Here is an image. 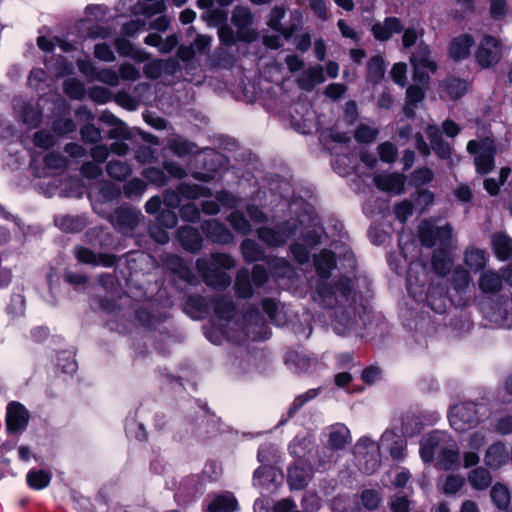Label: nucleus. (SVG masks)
I'll list each match as a JSON object with an SVG mask.
<instances>
[{"mask_svg":"<svg viewBox=\"0 0 512 512\" xmlns=\"http://www.w3.org/2000/svg\"><path fill=\"white\" fill-rule=\"evenodd\" d=\"M448 439L445 434L434 432L425 437L421 442L420 454L424 462H430L436 458L437 466L444 470L453 469L459 460L455 445L448 447Z\"/></svg>","mask_w":512,"mask_h":512,"instance_id":"1","label":"nucleus"},{"mask_svg":"<svg viewBox=\"0 0 512 512\" xmlns=\"http://www.w3.org/2000/svg\"><path fill=\"white\" fill-rule=\"evenodd\" d=\"M212 262H208L205 259H199L196 262V268L201 274L204 282L213 288L224 289L230 285V276L217 268V265L223 269H231L235 266V260L228 254L225 253H214L211 255Z\"/></svg>","mask_w":512,"mask_h":512,"instance_id":"2","label":"nucleus"},{"mask_svg":"<svg viewBox=\"0 0 512 512\" xmlns=\"http://www.w3.org/2000/svg\"><path fill=\"white\" fill-rule=\"evenodd\" d=\"M268 281V273L264 266L255 265L251 271L241 268L237 271L234 291L239 298L249 299L254 294V288L262 287Z\"/></svg>","mask_w":512,"mask_h":512,"instance_id":"3","label":"nucleus"},{"mask_svg":"<svg viewBox=\"0 0 512 512\" xmlns=\"http://www.w3.org/2000/svg\"><path fill=\"white\" fill-rule=\"evenodd\" d=\"M418 237L422 245L432 247L439 243L444 249L451 246L452 227L447 224L442 227H435L429 220H423L418 226Z\"/></svg>","mask_w":512,"mask_h":512,"instance_id":"4","label":"nucleus"},{"mask_svg":"<svg viewBox=\"0 0 512 512\" xmlns=\"http://www.w3.org/2000/svg\"><path fill=\"white\" fill-rule=\"evenodd\" d=\"M478 409L473 402H463L453 406L449 413L451 427L458 432H465L478 423Z\"/></svg>","mask_w":512,"mask_h":512,"instance_id":"5","label":"nucleus"},{"mask_svg":"<svg viewBox=\"0 0 512 512\" xmlns=\"http://www.w3.org/2000/svg\"><path fill=\"white\" fill-rule=\"evenodd\" d=\"M414 68L413 79L421 84H427L429 75L436 71V63L430 59V51L427 46L420 45L411 57Z\"/></svg>","mask_w":512,"mask_h":512,"instance_id":"6","label":"nucleus"},{"mask_svg":"<svg viewBox=\"0 0 512 512\" xmlns=\"http://www.w3.org/2000/svg\"><path fill=\"white\" fill-rule=\"evenodd\" d=\"M502 57V45L500 41L493 36H485L475 53L477 63L488 68L497 64Z\"/></svg>","mask_w":512,"mask_h":512,"instance_id":"7","label":"nucleus"},{"mask_svg":"<svg viewBox=\"0 0 512 512\" xmlns=\"http://www.w3.org/2000/svg\"><path fill=\"white\" fill-rule=\"evenodd\" d=\"M252 14L248 8L236 7L232 14V23L238 29L236 38L239 41L252 42L257 38V33L248 29L252 23Z\"/></svg>","mask_w":512,"mask_h":512,"instance_id":"8","label":"nucleus"},{"mask_svg":"<svg viewBox=\"0 0 512 512\" xmlns=\"http://www.w3.org/2000/svg\"><path fill=\"white\" fill-rule=\"evenodd\" d=\"M28 410L17 401H12L7 405L6 427L8 432L15 433L24 430L29 422Z\"/></svg>","mask_w":512,"mask_h":512,"instance_id":"9","label":"nucleus"},{"mask_svg":"<svg viewBox=\"0 0 512 512\" xmlns=\"http://www.w3.org/2000/svg\"><path fill=\"white\" fill-rule=\"evenodd\" d=\"M189 199H197L199 197L207 196L208 190L202 186L193 184H181L178 187V192L167 191L164 195V202L167 206L175 208L179 205V195Z\"/></svg>","mask_w":512,"mask_h":512,"instance_id":"10","label":"nucleus"},{"mask_svg":"<svg viewBox=\"0 0 512 512\" xmlns=\"http://www.w3.org/2000/svg\"><path fill=\"white\" fill-rule=\"evenodd\" d=\"M405 180V176L400 173H382L374 177V183L379 190L396 195L404 192Z\"/></svg>","mask_w":512,"mask_h":512,"instance_id":"11","label":"nucleus"},{"mask_svg":"<svg viewBox=\"0 0 512 512\" xmlns=\"http://www.w3.org/2000/svg\"><path fill=\"white\" fill-rule=\"evenodd\" d=\"M403 29L401 21L396 17H388L383 23L372 26V34L379 41L388 40L394 33H400Z\"/></svg>","mask_w":512,"mask_h":512,"instance_id":"12","label":"nucleus"},{"mask_svg":"<svg viewBox=\"0 0 512 512\" xmlns=\"http://www.w3.org/2000/svg\"><path fill=\"white\" fill-rule=\"evenodd\" d=\"M202 230L213 242L226 244L232 240L230 231L217 220L205 221Z\"/></svg>","mask_w":512,"mask_h":512,"instance_id":"13","label":"nucleus"},{"mask_svg":"<svg viewBox=\"0 0 512 512\" xmlns=\"http://www.w3.org/2000/svg\"><path fill=\"white\" fill-rule=\"evenodd\" d=\"M474 43L471 35L463 34L451 40L449 55L454 60H462L470 55V49Z\"/></svg>","mask_w":512,"mask_h":512,"instance_id":"14","label":"nucleus"},{"mask_svg":"<svg viewBox=\"0 0 512 512\" xmlns=\"http://www.w3.org/2000/svg\"><path fill=\"white\" fill-rule=\"evenodd\" d=\"M237 510V499L230 492L215 495L207 506L208 512H235Z\"/></svg>","mask_w":512,"mask_h":512,"instance_id":"15","label":"nucleus"},{"mask_svg":"<svg viewBox=\"0 0 512 512\" xmlns=\"http://www.w3.org/2000/svg\"><path fill=\"white\" fill-rule=\"evenodd\" d=\"M178 238L187 251L197 252L202 247V237L198 230L192 227H182L178 230Z\"/></svg>","mask_w":512,"mask_h":512,"instance_id":"16","label":"nucleus"},{"mask_svg":"<svg viewBox=\"0 0 512 512\" xmlns=\"http://www.w3.org/2000/svg\"><path fill=\"white\" fill-rule=\"evenodd\" d=\"M485 464L491 469H498L508 461V452L501 443L491 445L484 458Z\"/></svg>","mask_w":512,"mask_h":512,"instance_id":"17","label":"nucleus"},{"mask_svg":"<svg viewBox=\"0 0 512 512\" xmlns=\"http://www.w3.org/2000/svg\"><path fill=\"white\" fill-rule=\"evenodd\" d=\"M324 72L321 66L307 68L298 79L299 87L304 90H311L316 85L324 82Z\"/></svg>","mask_w":512,"mask_h":512,"instance_id":"18","label":"nucleus"},{"mask_svg":"<svg viewBox=\"0 0 512 512\" xmlns=\"http://www.w3.org/2000/svg\"><path fill=\"white\" fill-rule=\"evenodd\" d=\"M427 135L434 152L442 159L449 158L451 155V148L448 144L443 142L441 132L438 127L429 125L427 127Z\"/></svg>","mask_w":512,"mask_h":512,"instance_id":"19","label":"nucleus"},{"mask_svg":"<svg viewBox=\"0 0 512 512\" xmlns=\"http://www.w3.org/2000/svg\"><path fill=\"white\" fill-rule=\"evenodd\" d=\"M76 257L82 263L92 264L95 266L102 265L105 267H110L115 262V258L111 255L97 256L91 250L82 247L76 250Z\"/></svg>","mask_w":512,"mask_h":512,"instance_id":"20","label":"nucleus"},{"mask_svg":"<svg viewBox=\"0 0 512 512\" xmlns=\"http://www.w3.org/2000/svg\"><path fill=\"white\" fill-rule=\"evenodd\" d=\"M350 440L348 428L342 424H336L329 428L328 445L333 449H343Z\"/></svg>","mask_w":512,"mask_h":512,"instance_id":"21","label":"nucleus"},{"mask_svg":"<svg viewBox=\"0 0 512 512\" xmlns=\"http://www.w3.org/2000/svg\"><path fill=\"white\" fill-rule=\"evenodd\" d=\"M492 249L495 256L502 261L512 255V240L503 234H495L492 237Z\"/></svg>","mask_w":512,"mask_h":512,"instance_id":"22","label":"nucleus"},{"mask_svg":"<svg viewBox=\"0 0 512 512\" xmlns=\"http://www.w3.org/2000/svg\"><path fill=\"white\" fill-rule=\"evenodd\" d=\"M479 288L483 293L495 294L502 288V278L497 272L488 270L480 276Z\"/></svg>","mask_w":512,"mask_h":512,"instance_id":"23","label":"nucleus"},{"mask_svg":"<svg viewBox=\"0 0 512 512\" xmlns=\"http://www.w3.org/2000/svg\"><path fill=\"white\" fill-rule=\"evenodd\" d=\"M315 267L321 277L327 278L336 265L335 255L331 251L323 250L314 259Z\"/></svg>","mask_w":512,"mask_h":512,"instance_id":"24","label":"nucleus"},{"mask_svg":"<svg viewBox=\"0 0 512 512\" xmlns=\"http://www.w3.org/2000/svg\"><path fill=\"white\" fill-rule=\"evenodd\" d=\"M27 485L33 490H42L49 486L51 474L42 469H32L26 475Z\"/></svg>","mask_w":512,"mask_h":512,"instance_id":"25","label":"nucleus"},{"mask_svg":"<svg viewBox=\"0 0 512 512\" xmlns=\"http://www.w3.org/2000/svg\"><path fill=\"white\" fill-rule=\"evenodd\" d=\"M468 481L476 490H485L492 482L491 474L483 467L472 470L468 475Z\"/></svg>","mask_w":512,"mask_h":512,"instance_id":"26","label":"nucleus"},{"mask_svg":"<svg viewBox=\"0 0 512 512\" xmlns=\"http://www.w3.org/2000/svg\"><path fill=\"white\" fill-rule=\"evenodd\" d=\"M465 263L473 271L482 270L487 263L486 253L482 249L468 248L465 251Z\"/></svg>","mask_w":512,"mask_h":512,"instance_id":"27","label":"nucleus"},{"mask_svg":"<svg viewBox=\"0 0 512 512\" xmlns=\"http://www.w3.org/2000/svg\"><path fill=\"white\" fill-rule=\"evenodd\" d=\"M241 253L244 260L248 263L264 259L263 249L251 239H245L242 242Z\"/></svg>","mask_w":512,"mask_h":512,"instance_id":"28","label":"nucleus"},{"mask_svg":"<svg viewBox=\"0 0 512 512\" xmlns=\"http://www.w3.org/2000/svg\"><path fill=\"white\" fill-rule=\"evenodd\" d=\"M115 47L121 56H131L138 62L146 61L149 58V55L145 51L138 50L134 52L130 41L124 38H117L115 40Z\"/></svg>","mask_w":512,"mask_h":512,"instance_id":"29","label":"nucleus"},{"mask_svg":"<svg viewBox=\"0 0 512 512\" xmlns=\"http://www.w3.org/2000/svg\"><path fill=\"white\" fill-rule=\"evenodd\" d=\"M424 98V91L421 87L417 85H411L408 87L406 92V105L404 107V112L408 117H412L414 115V109L419 102H421Z\"/></svg>","mask_w":512,"mask_h":512,"instance_id":"30","label":"nucleus"},{"mask_svg":"<svg viewBox=\"0 0 512 512\" xmlns=\"http://www.w3.org/2000/svg\"><path fill=\"white\" fill-rule=\"evenodd\" d=\"M258 237L265 244L277 247L286 242L288 235L282 231H275L269 228H261L258 230Z\"/></svg>","mask_w":512,"mask_h":512,"instance_id":"31","label":"nucleus"},{"mask_svg":"<svg viewBox=\"0 0 512 512\" xmlns=\"http://www.w3.org/2000/svg\"><path fill=\"white\" fill-rule=\"evenodd\" d=\"M107 174L118 181H124L131 174V167L123 161L112 160L106 166Z\"/></svg>","mask_w":512,"mask_h":512,"instance_id":"32","label":"nucleus"},{"mask_svg":"<svg viewBox=\"0 0 512 512\" xmlns=\"http://www.w3.org/2000/svg\"><path fill=\"white\" fill-rule=\"evenodd\" d=\"M490 495L492 501L500 510H504L508 507L510 503V492L506 486L496 483L492 487Z\"/></svg>","mask_w":512,"mask_h":512,"instance_id":"33","label":"nucleus"},{"mask_svg":"<svg viewBox=\"0 0 512 512\" xmlns=\"http://www.w3.org/2000/svg\"><path fill=\"white\" fill-rule=\"evenodd\" d=\"M214 312L221 319H231L235 312V305L230 298L218 297L214 300Z\"/></svg>","mask_w":512,"mask_h":512,"instance_id":"34","label":"nucleus"},{"mask_svg":"<svg viewBox=\"0 0 512 512\" xmlns=\"http://www.w3.org/2000/svg\"><path fill=\"white\" fill-rule=\"evenodd\" d=\"M137 218L138 215L135 212L127 209H120L112 216V222L115 226H119V228H121V225L123 224L129 229H133L137 224Z\"/></svg>","mask_w":512,"mask_h":512,"instance_id":"35","label":"nucleus"},{"mask_svg":"<svg viewBox=\"0 0 512 512\" xmlns=\"http://www.w3.org/2000/svg\"><path fill=\"white\" fill-rule=\"evenodd\" d=\"M385 63L381 56H374L368 62L367 77L372 82L380 81L384 76Z\"/></svg>","mask_w":512,"mask_h":512,"instance_id":"36","label":"nucleus"},{"mask_svg":"<svg viewBox=\"0 0 512 512\" xmlns=\"http://www.w3.org/2000/svg\"><path fill=\"white\" fill-rule=\"evenodd\" d=\"M378 134L379 131L377 128L367 124H360L354 132V137L359 143L370 144L375 141Z\"/></svg>","mask_w":512,"mask_h":512,"instance_id":"37","label":"nucleus"},{"mask_svg":"<svg viewBox=\"0 0 512 512\" xmlns=\"http://www.w3.org/2000/svg\"><path fill=\"white\" fill-rule=\"evenodd\" d=\"M168 148L177 156H185L194 152L195 145L181 137H174L169 140Z\"/></svg>","mask_w":512,"mask_h":512,"instance_id":"38","label":"nucleus"},{"mask_svg":"<svg viewBox=\"0 0 512 512\" xmlns=\"http://www.w3.org/2000/svg\"><path fill=\"white\" fill-rule=\"evenodd\" d=\"M476 169L481 174H486L492 170L494 166V151L488 149L481 152L475 158Z\"/></svg>","mask_w":512,"mask_h":512,"instance_id":"39","label":"nucleus"},{"mask_svg":"<svg viewBox=\"0 0 512 512\" xmlns=\"http://www.w3.org/2000/svg\"><path fill=\"white\" fill-rule=\"evenodd\" d=\"M432 266L437 274L445 275L451 269L452 260L446 255L445 252L440 251L434 254L432 259Z\"/></svg>","mask_w":512,"mask_h":512,"instance_id":"40","label":"nucleus"},{"mask_svg":"<svg viewBox=\"0 0 512 512\" xmlns=\"http://www.w3.org/2000/svg\"><path fill=\"white\" fill-rule=\"evenodd\" d=\"M64 92L73 99H82L85 95L83 83L77 79H68L64 83Z\"/></svg>","mask_w":512,"mask_h":512,"instance_id":"41","label":"nucleus"},{"mask_svg":"<svg viewBox=\"0 0 512 512\" xmlns=\"http://www.w3.org/2000/svg\"><path fill=\"white\" fill-rule=\"evenodd\" d=\"M228 221L230 222L234 230L243 235H246L251 231V226L249 222L240 212H232L228 218Z\"/></svg>","mask_w":512,"mask_h":512,"instance_id":"42","label":"nucleus"},{"mask_svg":"<svg viewBox=\"0 0 512 512\" xmlns=\"http://www.w3.org/2000/svg\"><path fill=\"white\" fill-rule=\"evenodd\" d=\"M446 91L452 99H458L467 91V83L459 79H451L446 83Z\"/></svg>","mask_w":512,"mask_h":512,"instance_id":"43","label":"nucleus"},{"mask_svg":"<svg viewBox=\"0 0 512 512\" xmlns=\"http://www.w3.org/2000/svg\"><path fill=\"white\" fill-rule=\"evenodd\" d=\"M377 151L381 161L385 163H393L396 159L397 149L391 142L381 143L377 147Z\"/></svg>","mask_w":512,"mask_h":512,"instance_id":"44","label":"nucleus"},{"mask_svg":"<svg viewBox=\"0 0 512 512\" xmlns=\"http://www.w3.org/2000/svg\"><path fill=\"white\" fill-rule=\"evenodd\" d=\"M93 79H96L109 86H117L119 84V75L112 69L97 70Z\"/></svg>","mask_w":512,"mask_h":512,"instance_id":"45","label":"nucleus"},{"mask_svg":"<svg viewBox=\"0 0 512 512\" xmlns=\"http://www.w3.org/2000/svg\"><path fill=\"white\" fill-rule=\"evenodd\" d=\"M464 485V478L460 476L450 475L446 478L443 485V493L454 495L461 490Z\"/></svg>","mask_w":512,"mask_h":512,"instance_id":"46","label":"nucleus"},{"mask_svg":"<svg viewBox=\"0 0 512 512\" xmlns=\"http://www.w3.org/2000/svg\"><path fill=\"white\" fill-rule=\"evenodd\" d=\"M146 190V184L144 181L138 178L130 180L124 186V193L128 197L141 196Z\"/></svg>","mask_w":512,"mask_h":512,"instance_id":"47","label":"nucleus"},{"mask_svg":"<svg viewBox=\"0 0 512 512\" xmlns=\"http://www.w3.org/2000/svg\"><path fill=\"white\" fill-rule=\"evenodd\" d=\"M145 177L151 183L157 186H163L167 182V177L161 169L158 168H147L142 172Z\"/></svg>","mask_w":512,"mask_h":512,"instance_id":"48","label":"nucleus"},{"mask_svg":"<svg viewBox=\"0 0 512 512\" xmlns=\"http://www.w3.org/2000/svg\"><path fill=\"white\" fill-rule=\"evenodd\" d=\"M166 10V5L163 0H153L142 6L141 12L146 17H152L157 14H162Z\"/></svg>","mask_w":512,"mask_h":512,"instance_id":"49","label":"nucleus"},{"mask_svg":"<svg viewBox=\"0 0 512 512\" xmlns=\"http://www.w3.org/2000/svg\"><path fill=\"white\" fill-rule=\"evenodd\" d=\"M433 172L427 167L419 168L412 174V181L415 186H422L432 181Z\"/></svg>","mask_w":512,"mask_h":512,"instance_id":"50","label":"nucleus"},{"mask_svg":"<svg viewBox=\"0 0 512 512\" xmlns=\"http://www.w3.org/2000/svg\"><path fill=\"white\" fill-rule=\"evenodd\" d=\"M89 97L92 101L98 104H105L110 101L111 93L104 87L96 86L89 90Z\"/></svg>","mask_w":512,"mask_h":512,"instance_id":"51","label":"nucleus"},{"mask_svg":"<svg viewBox=\"0 0 512 512\" xmlns=\"http://www.w3.org/2000/svg\"><path fill=\"white\" fill-rule=\"evenodd\" d=\"M361 501L368 510H374L380 503V497L376 490H365L362 492Z\"/></svg>","mask_w":512,"mask_h":512,"instance_id":"52","label":"nucleus"},{"mask_svg":"<svg viewBox=\"0 0 512 512\" xmlns=\"http://www.w3.org/2000/svg\"><path fill=\"white\" fill-rule=\"evenodd\" d=\"M82 140L86 143H97L101 140V132L94 125H86L80 131Z\"/></svg>","mask_w":512,"mask_h":512,"instance_id":"53","label":"nucleus"},{"mask_svg":"<svg viewBox=\"0 0 512 512\" xmlns=\"http://www.w3.org/2000/svg\"><path fill=\"white\" fill-rule=\"evenodd\" d=\"M406 72H407V65L405 63H396L391 69V77L393 81L404 87L406 84Z\"/></svg>","mask_w":512,"mask_h":512,"instance_id":"54","label":"nucleus"},{"mask_svg":"<svg viewBox=\"0 0 512 512\" xmlns=\"http://www.w3.org/2000/svg\"><path fill=\"white\" fill-rule=\"evenodd\" d=\"M118 75L119 78L121 77L123 80L136 81L140 77V72L134 65L130 63H124L120 66Z\"/></svg>","mask_w":512,"mask_h":512,"instance_id":"55","label":"nucleus"},{"mask_svg":"<svg viewBox=\"0 0 512 512\" xmlns=\"http://www.w3.org/2000/svg\"><path fill=\"white\" fill-rule=\"evenodd\" d=\"M412 210V202L409 200H404L395 206L394 213L398 220L405 222L407 218L412 214Z\"/></svg>","mask_w":512,"mask_h":512,"instance_id":"56","label":"nucleus"},{"mask_svg":"<svg viewBox=\"0 0 512 512\" xmlns=\"http://www.w3.org/2000/svg\"><path fill=\"white\" fill-rule=\"evenodd\" d=\"M288 482L293 489H302L307 484V478L299 475L297 467L291 468L288 473Z\"/></svg>","mask_w":512,"mask_h":512,"instance_id":"57","label":"nucleus"},{"mask_svg":"<svg viewBox=\"0 0 512 512\" xmlns=\"http://www.w3.org/2000/svg\"><path fill=\"white\" fill-rule=\"evenodd\" d=\"M94 55L97 59L104 62H113L115 55L107 44H97L94 49Z\"/></svg>","mask_w":512,"mask_h":512,"instance_id":"58","label":"nucleus"},{"mask_svg":"<svg viewBox=\"0 0 512 512\" xmlns=\"http://www.w3.org/2000/svg\"><path fill=\"white\" fill-rule=\"evenodd\" d=\"M44 163L48 168L52 169H62L67 166L66 159L57 153H49L46 155Z\"/></svg>","mask_w":512,"mask_h":512,"instance_id":"59","label":"nucleus"},{"mask_svg":"<svg viewBox=\"0 0 512 512\" xmlns=\"http://www.w3.org/2000/svg\"><path fill=\"white\" fill-rule=\"evenodd\" d=\"M180 216L185 221L196 222L200 218V211L194 204H187L181 208Z\"/></svg>","mask_w":512,"mask_h":512,"instance_id":"60","label":"nucleus"},{"mask_svg":"<svg viewBox=\"0 0 512 512\" xmlns=\"http://www.w3.org/2000/svg\"><path fill=\"white\" fill-rule=\"evenodd\" d=\"M81 174L88 179H95L102 174V168L93 162H86L80 168Z\"/></svg>","mask_w":512,"mask_h":512,"instance_id":"61","label":"nucleus"},{"mask_svg":"<svg viewBox=\"0 0 512 512\" xmlns=\"http://www.w3.org/2000/svg\"><path fill=\"white\" fill-rule=\"evenodd\" d=\"M162 72V61L152 60L144 66V74L151 79H157Z\"/></svg>","mask_w":512,"mask_h":512,"instance_id":"62","label":"nucleus"},{"mask_svg":"<svg viewBox=\"0 0 512 512\" xmlns=\"http://www.w3.org/2000/svg\"><path fill=\"white\" fill-rule=\"evenodd\" d=\"M218 37L223 45L230 46L235 43V35L231 27L224 24L218 29Z\"/></svg>","mask_w":512,"mask_h":512,"instance_id":"63","label":"nucleus"},{"mask_svg":"<svg viewBox=\"0 0 512 512\" xmlns=\"http://www.w3.org/2000/svg\"><path fill=\"white\" fill-rule=\"evenodd\" d=\"M34 144L40 148H49L54 144L52 135L46 131H39L34 135Z\"/></svg>","mask_w":512,"mask_h":512,"instance_id":"64","label":"nucleus"}]
</instances>
